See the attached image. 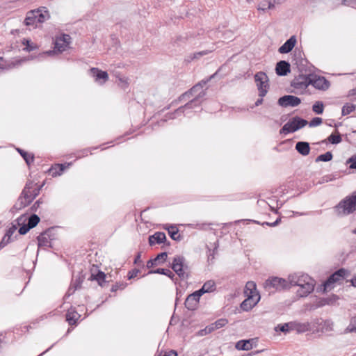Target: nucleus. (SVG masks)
Wrapping results in <instances>:
<instances>
[{"mask_svg":"<svg viewBox=\"0 0 356 356\" xmlns=\"http://www.w3.org/2000/svg\"><path fill=\"white\" fill-rule=\"evenodd\" d=\"M217 72L212 74L208 79L206 81H202L199 83L194 86L192 88H191L188 92L184 93L181 97V98L194 97L193 99H191L189 102L186 104L184 106L179 107L176 113H184L186 109H189L193 108V106H197L200 105L202 101L201 99L204 97L206 95V92L203 90V86H205L210 80H211L216 74Z\"/></svg>","mask_w":356,"mask_h":356,"instance_id":"f257e3e1","label":"nucleus"},{"mask_svg":"<svg viewBox=\"0 0 356 356\" xmlns=\"http://www.w3.org/2000/svg\"><path fill=\"white\" fill-rule=\"evenodd\" d=\"M289 281L291 285L299 287L297 294L300 297L307 296L314 289L315 281L307 274L294 273L290 275Z\"/></svg>","mask_w":356,"mask_h":356,"instance_id":"f03ea898","label":"nucleus"},{"mask_svg":"<svg viewBox=\"0 0 356 356\" xmlns=\"http://www.w3.org/2000/svg\"><path fill=\"white\" fill-rule=\"evenodd\" d=\"M244 293L247 297L241 304V308L245 312L250 311L260 300V296L254 282H248L245 286Z\"/></svg>","mask_w":356,"mask_h":356,"instance_id":"7ed1b4c3","label":"nucleus"},{"mask_svg":"<svg viewBox=\"0 0 356 356\" xmlns=\"http://www.w3.org/2000/svg\"><path fill=\"white\" fill-rule=\"evenodd\" d=\"M40 190V187L33 181L27 182L19 198V208L28 206L38 195Z\"/></svg>","mask_w":356,"mask_h":356,"instance_id":"20e7f679","label":"nucleus"},{"mask_svg":"<svg viewBox=\"0 0 356 356\" xmlns=\"http://www.w3.org/2000/svg\"><path fill=\"white\" fill-rule=\"evenodd\" d=\"M49 15L47 10L42 9L33 10L28 12L24 19V24L27 26H37L38 23H42L49 19Z\"/></svg>","mask_w":356,"mask_h":356,"instance_id":"39448f33","label":"nucleus"},{"mask_svg":"<svg viewBox=\"0 0 356 356\" xmlns=\"http://www.w3.org/2000/svg\"><path fill=\"white\" fill-rule=\"evenodd\" d=\"M356 210V194L341 201L335 207L338 215H348Z\"/></svg>","mask_w":356,"mask_h":356,"instance_id":"423d86ee","label":"nucleus"},{"mask_svg":"<svg viewBox=\"0 0 356 356\" xmlns=\"http://www.w3.org/2000/svg\"><path fill=\"white\" fill-rule=\"evenodd\" d=\"M171 267L181 280L188 277L189 270L188 266L185 264V258L184 257L176 256L174 257Z\"/></svg>","mask_w":356,"mask_h":356,"instance_id":"0eeeda50","label":"nucleus"},{"mask_svg":"<svg viewBox=\"0 0 356 356\" xmlns=\"http://www.w3.org/2000/svg\"><path fill=\"white\" fill-rule=\"evenodd\" d=\"M308 124L306 120L301 119L299 117H294L286 122L280 129V134L293 133L296 131L304 127Z\"/></svg>","mask_w":356,"mask_h":356,"instance_id":"6e6552de","label":"nucleus"},{"mask_svg":"<svg viewBox=\"0 0 356 356\" xmlns=\"http://www.w3.org/2000/svg\"><path fill=\"white\" fill-rule=\"evenodd\" d=\"M254 81L259 91V96L264 97L266 95L269 89V79L264 72H259L254 75Z\"/></svg>","mask_w":356,"mask_h":356,"instance_id":"1a4fd4ad","label":"nucleus"},{"mask_svg":"<svg viewBox=\"0 0 356 356\" xmlns=\"http://www.w3.org/2000/svg\"><path fill=\"white\" fill-rule=\"evenodd\" d=\"M346 275L347 271L343 268H341L339 270L334 273L332 275L329 277L327 281L324 283V290H331L333 288L334 284L343 280L346 277Z\"/></svg>","mask_w":356,"mask_h":356,"instance_id":"9d476101","label":"nucleus"},{"mask_svg":"<svg viewBox=\"0 0 356 356\" xmlns=\"http://www.w3.org/2000/svg\"><path fill=\"white\" fill-rule=\"evenodd\" d=\"M264 288L270 293L273 290H281L286 286V281L277 277L267 280L264 284Z\"/></svg>","mask_w":356,"mask_h":356,"instance_id":"9b49d317","label":"nucleus"},{"mask_svg":"<svg viewBox=\"0 0 356 356\" xmlns=\"http://www.w3.org/2000/svg\"><path fill=\"white\" fill-rule=\"evenodd\" d=\"M311 83L315 88L321 90H327L330 84V82L323 76L310 74Z\"/></svg>","mask_w":356,"mask_h":356,"instance_id":"f8f14e48","label":"nucleus"},{"mask_svg":"<svg viewBox=\"0 0 356 356\" xmlns=\"http://www.w3.org/2000/svg\"><path fill=\"white\" fill-rule=\"evenodd\" d=\"M70 42V35L68 34H63V35L56 38L55 49L59 52H63L69 47Z\"/></svg>","mask_w":356,"mask_h":356,"instance_id":"ddd939ff","label":"nucleus"},{"mask_svg":"<svg viewBox=\"0 0 356 356\" xmlns=\"http://www.w3.org/2000/svg\"><path fill=\"white\" fill-rule=\"evenodd\" d=\"M300 103V99L293 95H284L278 99V104L282 107H295Z\"/></svg>","mask_w":356,"mask_h":356,"instance_id":"4468645a","label":"nucleus"},{"mask_svg":"<svg viewBox=\"0 0 356 356\" xmlns=\"http://www.w3.org/2000/svg\"><path fill=\"white\" fill-rule=\"evenodd\" d=\"M311 79L309 75H299L296 77L291 83V86L296 89H305L310 85Z\"/></svg>","mask_w":356,"mask_h":356,"instance_id":"2eb2a0df","label":"nucleus"},{"mask_svg":"<svg viewBox=\"0 0 356 356\" xmlns=\"http://www.w3.org/2000/svg\"><path fill=\"white\" fill-rule=\"evenodd\" d=\"M90 74L94 77L97 83L101 85L105 83L108 80V73L97 67H92L90 70Z\"/></svg>","mask_w":356,"mask_h":356,"instance_id":"dca6fc26","label":"nucleus"},{"mask_svg":"<svg viewBox=\"0 0 356 356\" xmlns=\"http://www.w3.org/2000/svg\"><path fill=\"white\" fill-rule=\"evenodd\" d=\"M200 297L197 291L188 295L185 300V307L188 310H195L198 306Z\"/></svg>","mask_w":356,"mask_h":356,"instance_id":"f3484780","label":"nucleus"},{"mask_svg":"<svg viewBox=\"0 0 356 356\" xmlns=\"http://www.w3.org/2000/svg\"><path fill=\"white\" fill-rule=\"evenodd\" d=\"M297 40L295 35H292L278 49L280 54H286L290 52L295 47Z\"/></svg>","mask_w":356,"mask_h":356,"instance_id":"a211bd4d","label":"nucleus"},{"mask_svg":"<svg viewBox=\"0 0 356 356\" xmlns=\"http://www.w3.org/2000/svg\"><path fill=\"white\" fill-rule=\"evenodd\" d=\"M275 71L279 76H286L290 72V64L285 60H281L277 63Z\"/></svg>","mask_w":356,"mask_h":356,"instance_id":"6ab92c4d","label":"nucleus"},{"mask_svg":"<svg viewBox=\"0 0 356 356\" xmlns=\"http://www.w3.org/2000/svg\"><path fill=\"white\" fill-rule=\"evenodd\" d=\"M338 300V297L335 295H332L327 298H319L315 303V307H321L325 305H332Z\"/></svg>","mask_w":356,"mask_h":356,"instance_id":"aec40b11","label":"nucleus"},{"mask_svg":"<svg viewBox=\"0 0 356 356\" xmlns=\"http://www.w3.org/2000/svg\"><path fill=\"white\" fill-rule=\"evenodd\" d=\"M166 239V236L163 232H156L154 234L149 236V243L150 245H154L156 243L160 244L163 243Z\"/></svg>","mask_w":356,"mask_h":356,"instance_id":"412c9836","label":"nucleus"},{"mask_svg":"<svg viewBox=\"0 0 356 356\" xmlns=\"http://www.w3.org/2000/svg\"><path fill=\"white\" fill-rule=\"evenodd\" d=\"M292 330L299 333L305 332L310 330V324L308 322L299 323L294 321L292 322Z\"/></svg>","mask_w":356,"mask_h":356,"instance_id":"4be33fe9","label":"nucleus"},{"mask_svg":"<svg viewBox=\"0 0 356 356\" xmlns=\"http://www.w3.org/2000/svg\"><path fill=\"white\" fill-rule=\"evenodd\" d=\"M296 149L302 156H307L309 154L310 147L307 142H298L296 145Z\"/></svg>","mask_w":356,"mask_h":356,"instance_id":"5701e85b","label":"nucleus"},{"mask_svg":"<svg viewBox=\"0 0 356 356\" xmlns=\"http://www.w3.org/2000/svg\"><path fill=\"white\" fill-rule=\"evenodd\" d=\"M216 289V284L215 282L213 280H209L206 282L202 288L200 290H197V291L198 293L200 294L202 296L205 293H209L214 291Z\"/></svg>","mask_w":356,"mask_h":356,"instance_id":"b1692460","label":"nucleus"},{"mask_svg":"<svg viewBox=\"0 0 356 356\" xmlns=\"http://www.w3.org/2000/svg\"><path fill=\"white\" fill-rule=\"evenodd\" d=\"M343 333H356V314L350 316L349 323L344 329Z\"/></svg>","mask_w":356,"mask_h":356,"instance_id":"393cba45","label":"nucleus"},{"mask_svg":"<svg viewBox=\"0 0 356 356\" xmlns=\"http://www.w3.org/2000/svg\"><path fill=\"white\" fill-rule=\"evenodd\" d=\"M80 315L74 309H69L66 314V321L70 325H74Z\"/></svg>","mask_w":356,"mask_h":356,"instance_id":"a878e982","label":"nucleus"},{"mask_svg":"<svg viewBox=\"0 0 356 356\" xmlns=\"http://www.w3.org/2000/svg\"><path fill=\"white\" fill-rule=\"evenodd\" d=\"M149 274H162L169 277L171 280H174L175 274L169 269L157 268L156 270H149Z\"/></svg>","mask_w":356,"mask_h":356,"instance_id":"bb28decb","label":"nucleus"},{"mask_svg":"<svg viewBox=\"0 0 356 356\" xmlns=\"http://www.w3.org/2000/svg\"><path fill=\"white\" fill-rule=\"evenodd\" d=\"M252 346L250 340H241L236 344V348L238 350H248Z\"/></svg>","mask_w":356,"mask_h":356,"instance_id":"cd10ccee","label":"nucleus"},{"mask_svg":"<svg viewBox=\"0 0 356 356\" xmlns=\"http://www.w3.org/2000/svg\"><path fill=\"white\" fill-rule=\"evenodd\" d=\"M272 9H273V4H272L270 2H268V0H262L259 3L257 6V10L259 11L265 12L267 10Z\"/></svg>","mask_w":356,"mask_h":356,"instance_id":"c85d7f7f","label":"nucleus"},{"mask_svg":"<svg viewBox=\"0 0 356 356\" xmlns=\"http://www.w3.org/2000/svg\"><path fill=\"white\" fill-rule=\"evenodd\" d=\"M356 108V106L351 103H346L342 107L341 113L343 115H347L353 112Z\"/></svg>","mask_w":356,"mask_h":356,"instance_id":"c756f323","label":"nucleus"},{"mask_svg":"<svg viewBox=\"0 0 356 356\" xmlns=\"http://www.w3.org/2000/svg\"><path fill=\"white\" fill-rule=\"evenodd\" d=\"M275 330L276 331L280 330L282 332H287L290 330H292V322L286 323H284L282 325H278L275 327Z\"/></svg>","mask_w":356,"mask_h":356,"instance_id":"7c9ffc66","label":"nucleus"},{"mask_svg":"<svg viewBox=\"0 0 356 356\" xmlns=\"http://www.w3.org/2000/svg\"><path fill=\"white\" fill-rule=\"evenodd\" d=\"M324 110V105L322 102H316L312 106V111L316 114H322Z\"/></svg>","mask_w":356,"mask_h":356,"instance_id":"2f4dec72","label":"nucleus"},{"mask_svg":"<svg viewBox=\"0 0 356 356\" xmlns=\"http://www.w3.org/2000/svg\"><path fill=\"white\" fill-rule=\"evenodd\" d=\"M332 159V154L330 152H327L325 154L319 155L316 159V162H318V161L327 162V161H331Z\"/></svg>","mask_w":356,"mask_h":356,"instance_id":"473e14b6","label":"nucleus"},{"mask_svg":"<svg viewBox=\"0 0 356 356\" xmlns=\"http://www.w3.org/2000/svg\"><path fill=\"white\" fill-rule=\"evenodd\" d=\"M39 222H40V218L38 217V216H37L36 214H32L29 218V221H28L27 225L31 228H33L38 224Z\"/></svg>","mask_w":356,"mask_h":356,"instance_id":"72a5a7b5","label":"nucleus"},{"mask_svg":"<svg viewBox=\"0 0 356 356\" xmlns=\"http://www.w3.org/2000/svg\"><path fill=\"white\" fill-rule=\"evenodd\" d=\"M168 233L173 240H180V235L178 234L177 227L171 226L170 228L168 229Z\"/></svg>","mask_w":356,"mask_h":356,"instance_id":"f704fd0d","label":"nucleus"},{"mask_svg":"<svg viewBox=\"0 0 356 356\" xmlns=\"http://www.w3.org/2000/svg\"><path fill=\"white\" fill-rule=\"evenodd\" d=\"M341 135L338 133L337 134H331L328 138L327 140L332 144H338L341 142Z\"/></svg>","mask_w":356,"mask_h":356,"instance_id":"c9c22d12","label":"nucleus"},{"mask_svg":"<svg viewBox=\"0 0 356 356\" xmlns=\"http://www.w3.org/2000/svg\"><path fill=\"white\" fill-rule=\"evenodd\" d=\"M91 277L93 280H97L99 284L102 285V283L105 280L106 275L104 273L99 271L97 275H92Z\"/></svg>","mask_w":356,"mask_h":356,"instance_id":"e433bc0d","label":"nucleus"},{"mask_svg":"<svg viewBox=\"0 0 356 356\" xmlns=\"http://www.w3.org/2000/svg\"><path fill=\"white\" fill-rule=\"evenodd\" d=\"M18 152L20 153V154L22 156V157L24 159L27 164H29L30 163L33 162V156L28 154L26 152L17 149Z\"/></svg>","mask_w":356,"mask_h":356,"instance_id":"4c0bfd02","label":"nucleus"},{"mask_svg":"<svg viewBox=\"0 0 356 356\" xmlns=\"http://www.w3.org/2000/svg\"><path fill=\"white\" fill-rule=\"evenodd\" d=\"M168 257L167 252H161L159 254L156 258L154 259V261H156L159 264L164 262Z\"/></svg>","mask_w":356,"mask_h":356,"instance_id":"58836bf2","label":"nucleus"},{"mask_svg":"<svg viewBox=\"0 0 356 356\" xmlns=\"http://www.w3.org/2000/svg\"><path fill=\"white\" fill-rule=\"evenodd\" d=\"M118 81L120 86L123 89L127 88L129 84V79L125 76L119 77Z\"/></svg>","mask_w":356,"mask_h":356,"instance_id":"ea45409f","label":"nucleus"},{"mask_svg":"<svg viewBox=\"0 0 356 356\" xmlns=\"http://www.w3.org/2000/svg\"><path fill=\"white\" fill-rule=\"evenodd\" d=\"M228 323L227 320L225 318H220L217 320L214 323V327H216V329H220L222 327H224L225 325H227Z\"/></svg>","mask_w":356,"mask_h":356,"instance_id":"a19ab883","label":"nucleus"},{"mask_svg":"<svg viewBox=\"0 0 356 356\" xmlns=\"http://www.w3.org/2000/svg\"><path fill=\"white\" fill-rule=\"evenodd\" d=\"M323 122V120L322 118H318V117H316V118H314L309 123V127H316V126H318L320 125Z\"/></svg>","mask_w":356,"mask_h":356,"instance_id":"79ce46f5","label":"nucleus"},{"mask_svg":"<svg viewBox=\"0 0 356 356\" xmlns=\"http://www.w3.org/2000/svg\"><path fill=\"white\" fill-rule=\"evenodd\" d=\"M346 163L348 164H350V168L356 169V155H354L351 156L350 159H348Z\"/></svg>","mask_w":356,"mask_h":356,"instance_id":"37998d69","label":"nucleus"},{"mask_svg":"<svg viewBox=\"0 0 356 356\" xmlns=\"http://www.w3.org/2000/svg\"><path fill=\"white\" fill-rule=\"evenodd\" d=\"M39 245H46L48 242L44 234H41L38 237Z\"/></svg>","mask_w":356,"mask_h":356,"instance_id":"c03bdc74","label":"nucleus"},{"mask_svg":"<svg viewBox=\"0 0 356 356\" xmlns=\"http://www.w3.org/2000/svg\"><path fill=\"white\" fill-rule=\"evenodd\" d=\"M30 229H31L28 225H23L19 229V233L22 235L26 234Z\"/></svg>","mask_w":356,"mask_h":356,"instance_id":"a18cd8bd","label":"nucleus"},{"mask_svg":"<svg viewBox=\"0 0 356 356\" xmlns=\"http://www.w3.org/2000/svg\"><path fill=\"white\" fill-rule=\"evenodd\" d=\"M17 229V227L16 225H12L9 229L7 231V232L6 233V236H8V238H10V237L12 236V235L15 233V232L16 231Z\"/></svg>","mask_w":356,"mask_h":356,"instance_id":"49530a36","label":"nucleus"},{"mask_svg":"<svg viewBox=\"0 0 356 356\" xmlns=\"http://www.w3.org/2000/svg\"><path fill=\"white\" fill-rule=\"evenodd\" d=\"M10 239V238H8V236L5 235L3 237L1 241L0 242V247L3 248L4 246H6L8 243H9Z\"/></svg>","mask_w":356,"mask_h":356,"instance_id":"de8ad7c7","label":"nucleus"},{"mask_svg":"<svg viewBox=\"0 0 356 356\" xmlns=\"http://www.w3.org/2000/svg\"><path fill=\"white\" fill-rule=\"evenodd\" d=\"M343 3L346 6H354L356 5V0H343Z\"/></svg>","mask_w":356,"mask_h":356,"instance_id":"09e8293b","label":"nucleus"},{"mask_svg":"<svg viewBox=\"0 0 356 356\" xmlns=\"http://www.w3.org/2000/svg\"><path fill=\"white\" fill-rule=\"evenodd\" d=\"M343 3L346 6H354L356 5V0H343Z\"/></svg>","mask_w":356,"mask_h":356,"instance_id":"8fccbe9b","label":"nucleus"},{"mask_svg":"<svg viewBox=\"0 0 356 356\" xmlns=\"http://www.w3.org/2000/svg\"><path fill=\"white\" fill-rule=\"evenodd\" d=\"M285 0H268V2H270L273 4V9L276 6L280 5L284 2Z\"/></svg>","mask_w":356,"mask_h":356,"instance_id":"3c124183","label":"nucleus"},{"mask_svg":"<svg viewBox=\"0 0 356 356\" xmlns=\"http://www.w3.org/2000/svg\"><path fill=\"white\" fill-rule=\"evenodd\" d=\"M3 60V58L2 57H0V61ZM15 65V64L13 63V62H10L9 63H8L5 67H0V68L1 69H10L12 67H13Z\"/></svg>","mask_w":356,"mask_h":356,"instance_id":"603ef678","label":"nucleus"},{"mask_svg":"<svg viewBox=\"0 0 356 356\" xmlns=\"http://www.w3.org/2000/svg\"><path fill=\"white\" fill-rule=\"evenodd\" d=\"M159 264L156 261H154V259L149 260L147 262V267L148 268H152L154 265Z\"/></svg>","mask_w":356,"mask_h":356,"instance_id":"864d4df0","label":"nucleus"},{"mask_svg":"<svg viewBox=\"0 0 356 356\" xmlns=\"http://www.w3.org/2000/svg\"><path fill=\"white\" fill-rule=\"evenodd\" d=\"M207 334H209V331L207 330V327H206L204 329H202V330H200L198 332V335L199 336H204V335H206Z\"/></svg>","mask_w":356,"mask_h":356,"instance_id":"5fc2aeb1","label":"nucleus"},{"mask_svg":"<svg viewBox=\"0 0 356 356\" xmlns=\"http://www.w3.org/2000/svg\"><path fill=\"white\" fill-rule=\"evenodd\" d=\"M26 220V217L25 216H22L17 219V222L18 225L22 224Z\"/></svg>","mask_w":356,"mask_h":356,"instance_id":"6e6d98bb","label":"nucleus"},{"mask_svg":"<svg viewBox=\"0 0 356 356\" xmlns=\"http://www.w3.org/2000/svg\"><path fill=\"white\" fill-rule=\"evenodd\" d=\"M163 356H177V353L175 350H170L168 353H165Z\"/></svg>","mask_w":356,"mask_h":356,"instance_id":"4d7b16f0","label":"nucleus"},{"mask_svg":"<svg viewBox=\"0 0 356 356\" xmlns=\"http://www.w3.org/2000/svg\"><path fill=\"white\" fill-rule=\"evenodd\" d=\"M207 330L209 333L212 332L213 331L217 330L216 327H214V323H211V325L207 326Z\"/></svg>","mask_w":356,"mask_h":356,"instance_id":"13d9d810","label":"nucleus"},{"mask_svg":"<svg viewBox=\"0 0 356 356\" xmlns=\"http://www.w3.org/2000/svg\"><path fill=\"white\" fill-rule=\"evenodd\" d=\"M140 257H141V254L140 253H138V254L136 255V258L134 259V263L135 264L140 263L141 262Z\"/></svg>","mask_w":356,"mask_h":356,"instance_id":"bf43d9fd","label":"nucleus"},{"mask_svg":"<svg viewBox=\"0 0 356 356\" xmlns=\"http://www.w3.org/2000/svg\"><path fill=\"white\" fill-rule=\"evenodd\" d=\"M26 44H27V46H26V49L29 50V51H32L35 49V47L32 46L30 43H29V40H26Z\"/></svg>","mask_w":356,"mask_h":356,"instance_id":"052dcab7","label":"nucleus"},{"mask_svg":"<svg viewBox=\"0 0 356 356\" xmlns=\"http://www.w3.org/2000/svg\"><path fill=\"white\" fill-rule=\"evenodd\" d=\"M263 102V97H261L259 99H258L256 102H255V106H258L259 105H261Z\"/></svg>","mask_w":356,"mask_h":356,"instance_id":"680f3d73","label":"nucleus"},{"mask_svg":"<svg viewBox=\"0 0 356 356\" xmlns=\"http://www.w3.org/2000/svg\"><path fill=\"white\" fill-rule=\"evenodd\" d=\"M138 272H139L138 270H133L131 275L129 276V279L133 278V277L137 276V274H138Z\"/></svg>","mask_w":356,"mask_h":356,"instance_id":"e2e57ef3","label":"nucleus"},{"mask_svg":"<svg viewBox=\"0 0 356 356\" xmlns=\"http://www.w3.org/2000/svg\"><path fill=\"white\" fill-rule=\"evenodd\" d=\"M40 203H41L40 200H39L36 201V202L34 203V204H33V208L36 209V208L39 207H40Z\"/></svg>","mask_w":356,"mask_h":356,"instance_id":"0e129e2a","label":"nucleus"},{"mask_svg":"<svg viewBox=\"0 0 356 356\" xmlns=\"http://www.w3.org/2000/svg\"><path fill=\"white\" fill-rule=\"evenodd\" d=\"M348 95L349 96H354V95H356V88L355 89H353V90H350L348 92Z\"/></svg>","mask_w":356,"mask_h":356,"instance_id":"69168bd1","label":"nucleus"},{"mask_svg":"<svg viewBox=\"0 0 356 356\" xmlns=\"http://www.w3.org/2000/svg\"><path fill=\"white\" fill-rule=\"evenodd\" d=\"M208 54V52H207V51H200V52H198V53H197V55H199V56H202V55H206V54Z\"/></svg>","mask_w":356,"mask_h":356,"instance_id":"338daca9","label":"nucleus"},{"mask_svg":"<svg viewBox=\"0 0 356 356\" xmlns=\"http://www.w3.org/2000/svg\"><path fill=\"white\" fill-rule=\"evenodd\" d=\"M352 284L353 286H356V277H355L353 280H352Z\"/></svg>","mask_w":356,"mask_h":356,"instance_id":"774afa93","label":"nucleus"}]
</instances>
